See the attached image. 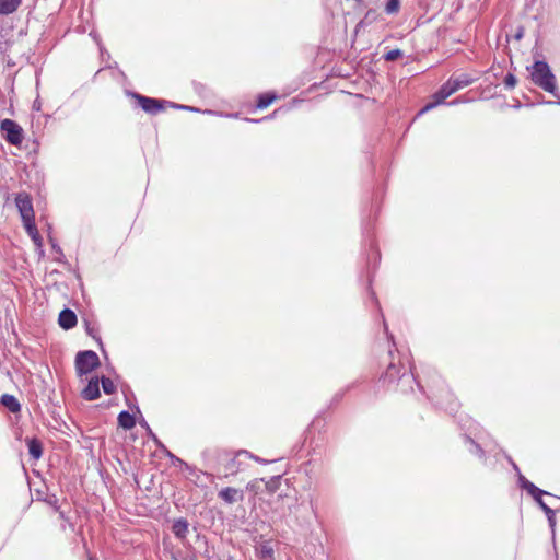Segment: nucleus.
<instances>
[{
  "label": "nucleus",
  "instance_id": "obj_1",
  "mask_svg": "<svg viewBox=\"0 0 560 560\" xmlns=\"http://www.w3.org/2000/svg\"><path fill=\"white\" fill-rule=\"evenodd\" d=\"M527 70L530 72V80L535 85L559 97L556 77L546 61H535L532 67H527Z\"/></svg>",
  "mask_w": 560,
  "mask_h": 560
},
{
  "label": "nucleus",
  "instance_id": "obj_2",
  "mask_svg": "<svg viewBox=\"0 0 560 560\" xmlns=\"http://www.w3.org/2000/svg\"><path fill=\"white\" fill-rule=\"evenodd\" d=\"M14 202L28 236L35 243V211L32 196L26 191L18 192Z\"/></svg>",
  "mask_w": 560,
  "mask_h": 560
},
{
  "label": "nucleus",
  "instance_id": "obj_3",
  "mask_svg": "<svg viewBox=\"0 0 560 560\" xmlns=\"http://www.w3.org/2000/svg\"><path fill=\"white\" fill-rule=\"evenodd\" d=\"M98 365L100 359L96 352L92 350L78 352L75 357V370L80 376L91 373Z\"/></svg>",
  "mask_w": 560,
  "mask_h": 560
},
{
  "label": "nucleus",
  "instance_id": "obj_4",
  "mask_svg": "<svg viewBox=\"0 0 560 560\" xmlns=\"http://www.w3.org/2000/svg\"><path fill=\"white\" fill-rule=\"evenodd\" d=\"M0 130L2 138L12 145H19L23 140V129L20 125L9 118L1 120Z\"/></svg>",
  "mask_w": 560,
  "mask_h": 560
},
{
  "label": "nucleus",
  "instance_id": "obj_5",
  "mask_svg": "<svg viewBox=\"0 0 560 560\" xmlns=\"http://www.w3.org/2000/svg\"><path fill=\"white\" fill-rule=\"evenodd\" d=\"M247 456H250V453L245 450H241L236 452L233 457L226 460L224 464V469L230 475H236L240 471L245 470L247 463Z\"/></svg>",
  "mask_w": 560,
  "mask_h": 560
},
{
  "label": "nucleus",
  "instance_id": "obj_6",
  "mask_svg": "<svg viewBox=\"0 0 560 560\" xmlns=\"http://www.w3.org/2000/svg\"><path fill=\"white\" fill-rule=\"evenodd\" d=\"M474 81L475 79L468 74H460L458 77L452 75L442 86L445 90V94L451 96L458 90L470 85Z\"/></svg>",
  "mask_w": 560,
  "mask_h": 560
},
{
  "label": "nucleus",
  "instance_id": "obj_7",
  "mask_svg": "<svg viewBox=\"0 0 560 560\" xmlns=\"http://www.w3.org/2000/svg\"><path fill=\"white\" fill-rule=\"evenodd\" d=\"M140 107L149 114L155 115L159 112L165 108V105L168 104L166 101H160L156 98H151L142 95H136Z\"/></svg>",
  "mask_w": 560,
  "mask_h": 560
},
{
  "label": "nucleus",
  "instance_id": "obj_8",
  "mask_svg": "<svg viewBox=\"0 0 560 560\" xmlns=\"http://www.w3.org/2000/svg\"><path fill=\"white\" fill-rule=\"evenodd\" d=\"M219 498L229 504H233L243 501L244 493L240 489L226 487L219 491Z\"/></svg>",
  "mask_w": 560,
  "mask_h": 560
},
{
  "label": "nucleus",
  "instance_id": "obj_9",
  "mask_svg": "<svg viewBox=\"0 0 560 560\" xmlns=\"http://www.w3.org/2000/svg\"><path fill=\"white\" fill-rule=\"evenodd\" d=\"M58 323H59L60 327L68 330V329L73 328L77 325L78 318H77L75 313L72 310L65 308L59 314Z\"/></svg>",
  "mask_w": 560,
  "mask_h": 560
},
{
  "label": "nucleus",
  "instance_id": "obj_10",
  "mask_svg": "<svg viewBox=\"0 0 560 560\" xmlns=\"http://www.w3.org/2000/svg\"><path fill=\"white\" fill-rule=\"evenodd\" d=\"M81 396L86 400H94L100 396V382L97 377H92L88 385L82 389Z\"/></svg>",
  "mask_w": 560,
  "mask_h": 560
},
{
  "label": "nucleus",
  "instance_id": "obj_11",
  "mask_svg": "<svg viewBox=\"0 0 560 560\" xmlns=\"http://www.w3.org/2000/svg\"><path fill=\"white\" fill-rule=\"evenodd\" d=\"M0 404L12 413H18L21 410V404L15 396L10 394H3L0 397Z\"/></svg>",
  "mask_w": 560,
  "mask_h": 560
},
{
  "label": "nucleus",
  "instance_id": "obj_12",
  "mask_svg": "<svg viewBox=\"0 0 560 560\" xmlns=\"http://www.w3.org/2000/svg\"><path fill=\"white\" fill-rule=\"evenodd\" d=\"M518 482H520V486L523 489H525L528 492V494H530L532 497H539V495L549 494L547 491H544V490L539 489L533 482L528 481L522 475H520V477H518Z\"/></svg>",
  "mask_w": 560,
  "mask_h": 560
},
{
  "label": "nucleus",
  "instance_id": "obj_13",
  "mask_svg": "<svg viewBox=\"0 0 560 560\" xmlns=\"http://www.w3.org/2000/svg\"><path fill=\"white\" fill-rule=\"evenodd\" d=\"M188 522L180 517L174 521L172 532L177 538L184 539L188 534Z\"/></svg>",
  "mask_w": 560,
  "mask_h": 560
},
{
  "label": "nucleus",
  "instance_id": "obj_14",
  "mask_svg": "<svg viewBox=\"0 0 560 560\" xmlns=\"http://www.w3.org/2000/svg\"><path fill=\"white\" fill-rule=\"evenodd\" d=\"M444 91H445V90H444V88H443V86H441V88L439 89V91H436V92L433 94V96H432V97H433V102L428 103V104H427V105H425V106L420 110V114H422V113H424V112H428V110H430V109L434 108L435 106H438V105H440V104L444 103V101H445L447 97H450V95H448V94H445V92H444Z\"/></svg>",
  "mask_w": 560,
  "mask_h": 560
},
{
  "label": "nucleus",
  "instance_id": "obj_15",
  "mask_svg": "<svg viewBox=\"0 0 560 560\" xmlns=\"http://www.w3.org/2000/svg\"><path fill=\"white\" fill-rule=\"evenodd\" d=\"M256 550H257L258 556L261 559H264V560H273L275 551H273V547H272L270 541H268V540L261 541L257 546Z\"/></svg>",
  "mask_w": 560,
  "mask_h": 560
},
{
  "label": "nucleus",
  "instance_id": "obj_16",
  "mask_svg": "<svg viewBox=\"0 0 560 560\" xmlns=\"http://www.w3.org/2000/svg\"><path fill=\"white\" fill-rule=\"evenodd\" d=\"M20 4L21 0H0V15H8L14 12Z\"/></svg>",
  "mask_w": 560,
  "mask_h": 560
},
{
  "label": "nucleus",
  "instance_id": "obj_17",
  "mask_svg": "<svg viewBox=\"0 0 560 560\" xmlns=\"http://www.w3.org/2000/svg\"><path fill=\"white\" fill-rule=\"evenodd\" d=\"M118 423L125 430H130V429H132L135 427L136 421H135V418H133V416L131 413H129L128 411L124 410V411H121L118 415Z\"/></svg>",
  "mask_w": 560,
  "mask_h": 560
},
{
  "label": "nucleus",
  "instance_id": "obj_18",
  "mask_svg": "<svg viewBox=\"0 0 560 560\" xmlns=\"http://www.w3.org/2000/svg\"><path fill=\"white\" fill-rule=\"evenodd\" d=\"M384 377L385 380L393 382L396 377H399V380L405 378L406 374L404 373L400 375V369L396 366L394 363H390L386 369Z\"/></svg>",
  "mask_w": 560,
  "mask_h": 560
},
{
  "label": "nucleus",
  "instance_id": "obj_19",
  "mask_svg": "<svg viewBox=\"0 0 560 560\" xmlns=\"http://www.w3.org/2000/svg\"><path fill=\"white\" fill-rule=\"evenodd\" d=\"M262 483L265 485V488H266L267 492L270 493V494H273L280 488L281 477L280 476H273V477H271L268 480L264 479Z\"/></svg>",
  "mask_w": 560,
  "mask_h": 560
},
{
  "label": "nucleus",
  "instance_id": "obj_20",
  "mask_svg": "<svg viewBox=\"0 0 560 560\" xmlns=\"http://www.w3.org/2000/svg\"><path fill=\"white\" fill-rule=\"evenodd\" d=\"M37 501L46 502L48 505H50L54 509V511H58V509H59L58 499L56 495H46L45 498H43L42 492L39 490H37Z\"/></svg>",
  "mask_w": 560,
  "mask_h": 560
},
{
  "label": "nucleus",
  "instance_id": "obj_21",
  "mask_svg": "<svg viewBox=\"0 0 560 560\" xmlns=\"http://www.w3.org/2000/svg\"><path fill=\"white\" fill-rule=\"evenodd\" d=\"M275 98H276V95H273V94H268V93L261 94L258 97L257 107L260 109L266 108L273 102Z\"/></svg>",
  "mask_w": 560,
  "mask_h": 560
},
{
  "label": "nucleus",
  "instance_id": "obj_22",
  "mask_svg": "<svg viewBox=\"0 0 560 560\" xmlns=\"http://www.w3.org/2000/svg\"><path fill=\"white\" fill-rule=\"evenodd\" d=\"M264 482V478H257L249 481L246 486V489L254 494H258L261 491V485Z\"/></svg>",
  "mask_w": 560,
  "mask_h": 560
},
{
  "label": "nucleus",
  "instance_id": "obj_23",
  "mask_svg": "<svg viewBox=\"0 0 560 560\" xmlns=\"http://www.w3.org/2000/svg\"><path fill=\"white\" fill-rule=\"evenodd\" d=\"M101 382H102V387H103V390L105 394L110 395V394L115 393L116 386L110 378L103 376Z\"/></svg>",
  "mask_w": 560,
  "mask_h": 560
},
{
  "label": "nucleus",
  "instance_id": "obj_24",
  "mask_svg": "<svg viewBox=\"0 0 560 560\" xmlns=\"http://www.w3.org/2000/svg\"><path fill=\"white\" fill-rule=\"evenodd\" d=\"M400 9V0H388L385 5L387 14H396Z\"/></svg>",
  "mask_w": 560,
  "mask_h": 560
},
{
  "label": "nucleus",
  "instance_id": "obj_25",
  "mask_svg": "<svg viewBox=\"0 0 560 560\" xmlns=\"http://www.w3.org/2000/svg\"><path fill=\"white\" fill-rule=\"evenodd\" d=\"M404 56V52L402 50L400 49H392L389 51H387L385 55H384V59L386 61H395L397 60L398 58H401Z\"/></svg>",
  "mask_w": 560,
  "mask_h": 560
},
{
  "label": "nucleus",
  "instance_id": "obj_26",
  "mask_svg": "<svg viewBox=\"0 0 560 560\" xmlns=\"http://www.w3.org/2000/svg\"><path fill=\"white\" fill-rule=\"evenodd\" d=\"M503 82H504L505 88H508V89H513V88L516 85L517 80H516V77H515L514 74H512V73H508V74L505 75V78H504V81H503Z\"/></svg>",
  "mask_w": 560,
  "mask_h": 560
},
{
  "label": "nucleus",
  "instance_id": "obj_27",
  "mask_svg": "<svg viewBox=\"0 0 560 560\" xmlns=\"http://www.w3.org/2000/svg\"><path fill=\"white\" fill-rule=\"evenodd\" d=\"M533 499L538 503V505L540 506V509L545 512V514H551L552 513V509L549 508L542 500V495H539V497H533Z\"/></svg>",
  "mask_w": 560,
  "mask_h": 560
},
{
  "label": "nucleus",
  "instance_id": "obj_28",
  "mask_svg": "<svg viewBox=\"0 0 560 560\" xmlns=\"http://www.w3.org/2000/svg\"><path fill=\"white\" fill-rule=\"evenodd\" d=\"M28 446V454L32 458L35 459V436L26 439Z\"/></svg>",
  "mask_w": 560,
  "mask_h": 560
},
{
  "label": "nucleus",
  "instance_id": "obj_29",
  "mask_svg": "<svg viewBox=\"0 0 560 560\" xmlns=\"http://www.w3.org/2000/svg\"><path fill=\"white\" fill-rule=\"evenodd\" d=\"M546 516H547V520H548V523H549L551 529L553 530L555 526H556V513H555V511H552L551 514H546Z\"/></svg>",
  "mask_w": 560,
  "mask_h": 560
},
{
  "label": "nucleus",
  "instance_id": "obj_30",
  "mask_svg": "<svg viewBox=\"0 0 560 560\" xmlns=\"http://www.w3.org/2000/svg\"><path fill=\"white\" fill-rule=\"evenodd\" d=\"M247 459H253V460H255L257 463H260V464L269 463L268 460H265V459H262V458H260V457H258V456H256V455H254L252 453H250V456H247Z\"/></svg>",
  "mask_w": 560,
  "mask_h": 560
},
{
  "label": "nucleus",
  "instance_id": "obj_31",
  "mask_svg": "<svg viewBox=\"0 0 560 560\" xmlns=\"http://www.w3.org/2000/svg\"><path fill=\"white\" fill-rule=\"evenodd\" d=\"M36 242H37V254L42 255L43 254V250L40 249L42 248V238L38 233H37Z\"/></svg>",
  "mask_w": 560,
  "mask_h": 560
},
{
  "label": "nucleus",
  "instance_id": "obj_32",
  "mask_svg": "<svg viewBox=\"0 0 560 560\" xmlns=\"http://www.w3.org/2000/svg\"><path fill=\"white\" fill-rule=\"evenodd\" d=\"M49 241L51 243L52 248L56 249L57 254L62 255L60 252V248L55 244V242L50 235H49Z\"/></svg>",
  "mask_w": 560,
  "mask_h": 560
},
{
  "label": "nucleus",
  "instance_id": "obj_33",
  "mask_svg": "<svg viewBox=\"0 0 560 560\" xmlns=\"http://www.w3.org/2000/svg\"><path fill=\"white\" fill-rule=\"evenodd\" d=\"M470 442L474 444L475 448H476V452L479 454V455H482V450L480 448V446L478 444H475L474 441L470 440Z\"/></svg>",
  "mask_w": 560,
  "mask_h": 560
},
{
  "label": "nucleus",
  "instance_id": "obj_34",
  "mask_svg": "<svg viewBox=\"0 0 560 560\" xmlns=\"http://www.w3.org/2000/svg\"><path fill=\"white\" fill-rule=\"evenodd\" d=\"M42 456V446L40 444L37 442V459Z\"/></svg>",
  "mask_w": 560,
  "mask_h": 560
},
{
  "label": "nucleus",
  "instance_id": "obj_35",
  "mask_svg": "<svg viewBox=\"0 0 560 560\" xmlns=\"http://www.w3.org/2000/svg\"><path fill=\"white\" fill-rule=\"evenodd\" d=\"M460 102H462L460 98H456V100H453L452 102H450L448 104L455 105V104H459Z\"/></svg>",
  "mask_w": 560,
  "mask_h": 560
},
{
  "label": "nucleus",
  "instance_id": "obj_36",
  "mask_svg": "<svg viewBox=\"0 0 560 560\" xmlns=\"http://www.w3.org/2000/svg\"><path fill=\"white\" fill-rule=\"evenodd\" d=\"M147 429H148L149 435H151L153 438V440L156 441V436L153 434V432L151 431V429L148 425H147Z\"/></svg>",
  "mask_w": 560,
  "mask_h": 560
},
{
  "label": "nucleus",
  "instance_id": "obj_37",
  "mask_svg": "<svg viewBox=\"0 0 560 560\" xmlns=\"http://www.w3.org/2000/svg\"><path fill=\"white\" fill-rule=\"evenodd\" d=\"M23 469H25V468L23 467ZM24 471H25V475H26L28 487L31 488V478H30L27 471L26 470H24Z\"/></svg>",
  "mask_w": 560,
  "mask_h": 560
},
{
  "label": "nucleus",
  "instance_id": "obj_38",
  "mask_svg": "<svg viewBox=\"0 0 560 560\" xmlns=\"http://www.w3.org/2000/svg\"><path fill=\"white\" fill-rule=\"evenodd\" d=\"M522 37V33H517L516 38L520 39Z\"/></svg>",
  "mask_w": 560,
  "mask_h": 560
},
{
  "label": "nucleus",
  "instance_id": "obj_39",
  "mask_svg": "<svg viewBox=\"0 0 560 560\" xmlns=\"http://www.w3.org/2000/svg\"><path fill=\"white\" fill-rule=\"evenodd\" d=\"M179 108L187 109L188 107L187 106H179Z\"/></svg>",
  "mask_w": 560,
  "mask_h": 560
},
{
  "label": "nucleus",
  "instance_id": "obj_40",
  "mask_svg": "<svg viewBox=\"0 0 560 560\" xmlns=\"http://www.w3.org/2000/svg\"><path fill=\"white\" fill-rule=\"evenodd\" d=\"M89 560H96L94 557H90Z\"/></svg>",
  "mask_w": 560,
  "mask_h": 560
},
{
  "label": "nucleus",
  "instance_id": "obj_41",
  "mask_svg": "<svg viewBox=\"0 0 560 560\" xmlns=\"http://www.w3.org/2000/svg\"><path fill=\"white\" fill-rule=\"evenodd\" d=\"M558 104L560 105V101L558 102Z\"/></svg>",
  "mask_w": 560,
  "mask_h": 560
}]
</instances>
